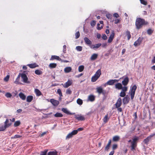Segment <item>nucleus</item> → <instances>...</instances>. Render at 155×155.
I'll use <instances>...</instances> for the list:
<instances>
[{"instance_id":"9b49d317","label":"nucleus","mask_w":155,"mask_h":155,"mask_svg":"<svg viewBox=\"0 0 155 155\" xmlns=\"http://www.w3.org/2000/svg\"><path fill=\"white\" fill-rule=\"evenodd\" d=\"M122 103V100L121 98L120 97L118 98L115 104V106L116 108H118L120 107L121 106Z\"/></svg>"},{"instance_id":"72a5a7b5","label":"nucleus","mask_w":155,"mask_h":155,"mask_svg":"<svg viewBox=\"0 0 155 155\" xmlns=\"http://www.w3.org/2000/svg\"><path fill=\"white\" fill-rule=\"evenodd\" d=\"M99 78L95 75H94L91 78V81L92 82H95Z\"/></svg>"},{"instance_id":"e433bc0d","label":"nucleus","mask_w":155,"mask_h":155,"mask_svg":"<svg viewBox=\"0 0 155 155\" xmlns=\"http://www.w3.org/2000/svg\"><path fill=\"white\" fill-rule=\"evenodd\" d=\"M21 122L19 120H18L15 122L14 124V126L15 127H17L20 125Z\"/></svg>"},{"instance_id":"423d86ee","label":"nucleus","mask_w":155,"mask_h":155,"mask_svg":"<svg viewBox=\"0 0 155 155\" xmlns=\"http://www.w3.org/2000/svg\"><path fill=\"white\" fill-rule=\"evenodd\" d=\"M155 135V134H153L150 135L149 136L147 137L146 139H144L143 141V142L145 144H147L149 142L151 141L152 140V138Z\"/></svg>"},{"instance_id":"f8f14e48","label":"nucleus","mask_w":155,"mask_h":155,"mask_svg":"<svg viewBox=\"0 0 155 155\" xmlns=\"http://www.w3.org/2000/svg\"><path fill=\"white\" fill-rule=\"evenodd\" d=\"M130 100V97L128 95H127L123 99V102L124 104H128Z\"/></svg>"},{"instance_id":"c756f323","label":"nucleus","mask_w":155,"mask_h":155,"mask_svg":"<svg viewBox=\"0 0 155 155\" xmlns=\"http://www.w3.org/2000/svg\"><path fill=\"white\" fill-rule=\"evenodd\" d=\"M57 154V151L54 150L53 151H51L49 152L48 153L47 155H56Z\"/></svg>"},{"instance_id":"a211bd4d","label":"nucleus","mask_w":155,"mask_h":155,"mask_svg":"<svg viewBox=\"0 0 155 155\" xmlns=\"http://www.w3.org/2000/svg\"><path fill=\"white\" fill-rule=\"evenodd\" d=\"M88 100L90 101H93L95 100V97L93 95H90L88 96Z\"/></svg>"},{"instance_id":"5fc2aeb1","label":"nucleus","mask_w":155,"mask_h":155,"mask_svg":"<svg viewBox=\"0 0 155 155\" xmlns=\"http://www.w3.org/2000/svg\"><path fill=\"white\" fill-rule=\"evenodd\" d=\"M126 95V93L125 92L121 91L120 93V96L121 97H124Z\"/></svg>"},{"instance_id":"f3484780","label":"nucleus","mask_w":155,"mask_h":155,"mask_svg":"<svg viewBox=\"0 0 155 155\" xmlns=\"http://www.w3.org/2000/svg\"><path fill=\"white\" fill-rule=\"evenodd\" d=\"M129 79L127 77L124 78V80L122 81V84L126 86L127 85L129 82Z\"/></svg>"},{"instance_id":"2eb2a0df","label":"nucleus","mask_w":155,"mask_h":155,"mask_svg":"<svg viewBox=\"0 0 155 155\" xmlns=\"http://www.w3.org/2000/svg\"><path fill=\"white\" fill-rule=\"evenodd\" d=\"M84 40L86 44L89 45L91 47L92 44V42L87 37H85L84 38Z\"/></svg>"},{"instance_id":"37998d69","label":"nucleus","mask_w":155,"mask_h":155,"mask_svg":"<svg viewBox=\"0 0 155 155\" xmlns=\"http://www.w3.org/2000/svg\"><path fill=\"white\" fill-rule=\"evenodd\" d=\"M73 136L71 133H69L66 137V139L67 140L72 138Z\"/></svg>"},{"instance_id":"cd10ccee","label":"nucleus","mask_w":155,"mask_h":155,"mask_svg":"<svg viewBox=\"0 0 155 155\" xmlns=\"http://www.w3.org/2000/svg\"><path fill=\"white\" fill-rule=\"evenodd\" d=\"M101 74V71L100 69H99L96 72L94 75L98 77L99 78Z\"/></svg>"},{"instance_id":"052dcab7","label":"nucleus","mask_w":155,"mask_h":155,"mask_svg":"<svg viewBox=\"0 0 155 155\" xmlns=\"http://www.w3.org/2000/svg\"><path fill=\"white\" fill-rule=\"evenodd\" d=\"M71 133L73 136L74 135L77 134L78 132L77 130H74L72 131Z\"/></svg>"},{"instance_id":"8fccbe9b","label":"nucleus","mask_w":155,"mask_h":155,"mask_svg":"<svg viewBox=\"0 0 155 155\" xmlns=\"http://www.w3.org/2000/svg\"><path fill=\"white\" fill-rule=\"evenodd\" d=\"M57 93L59 94V96L60 97L62 96V92L61 90L60 89H58Z\"/></svg>"},{"instance_id":"a19ab883","label":"nucleus","mask_w":155,"mask_h":155,"mask_svg":"<svg viewBox=\"0 0 155 155\" xmlns=\"http://www.w3.org/2000/svg\"><path fill=\"white\" fill-rule=\"evenodd\" d=\"M77 103L78 104L80 105H81L83 104V101L80 98H78L77 101Z\"/></svg>"},{"instance_id":"bb28decb","label":"nucleus","mask_w":155,"mask_h":155,"mask_svg":"<svg viewBox=\"0 0 155 155\" xmlns=\"http://www.w3.org/2000/svg\"><path fill=\"white\" fill-rule=\"evenodd\" d=\"M101 45V43H98L94 45L91 46V48L93 49H94V48H97L100 47Z\"/></svg>"},{"instance_id":"c9c22d12","label":"nucleus","mask_w":155,"mask_h":155,"mask_svg":"<svg viewBox=\"0 0 155 155\" xmlns=\"http://www.w3.org/2000/svg\"><path fill=\"white\" fill-rule=\"evenodd\" d=\"M106 17L109 19L111 21H114V19H113V20H112V16L111 14H107L106 15Z\"/></svg>"},{"instance_id":"aec40b11","label":"nucleus","mask_w":155,"mask_h":155,"mask_svg":"<svg viewBox=\"0 0 155 155\" xmlns=\"http://www.w3.org/2000/svg\"><path fill=\"white\" fill-rule=\"evenodd\" d=\"M111 139L109 140L108 144H107L106 146L105 147V150L108 151L109 149L110 146V145L111 143Z\"/></svg>"},{"instance_id":"de8ad7c7","label":"nucleus","mask_w":155,"mask_h":155,"mask_svg":"<svg viewBox=\"0 0 155 155\" xmlns=\"http://www.w3.org/2000/svg\"><path fill=\"white\" fill-rule=\"evenodd\" d=\"M5 95L7 98H10L12 96V95L9 92L6 93Z\"/></svg>"},{"instance_id":"864d4df0","label":"nucleus","mask_w":155,"mask_h":155,"mask_svg":"<svg viewBox=\"0 0 155 155\" xmlns=\"http://www.w3.org/2000/svg\"><path fill=\"white\" fill-rule=\"evenodd\" d=\"M141 4L144 5H146L147 4V1L144 0H140Z\"/></svg>"},{"instance_id":"f03ea898","label":"nucleus","mask_w":155,"mask_h":155,"mask_svg":"<svg viewBox=\"0 0 155 155\" xmlns=\"http://www.w3.org/2000/svg\"><path fill=\"white\" fill-rule=\"evenodd\" d=\"M139 140V137H135L133 139L130 145V150H135L137 146V141Z\"/></svg>"},{"instance_id":"338daca9","label":"nucleus","mask_w":155,"mask_h":155,"mask_svg":"<svg viewBox=\"0 0 155 155\" xmlns=\"http://www.w3.org/2000/svg\"><path fill=\"white\" fill-rule=\"evenodd\" d=\"M47 132H45L42 133H41L40 134V135H39V136L40 137H43L44 135H45L46 134Z\"/></svg>"},{"instance_id":"680f3d73","label":"nucleus","mask_w":155,"mask_h":155,"mask_svg":"<svg viewBox=\"0 0 155 155\" xmlns=\"http://www.w3.org/2000/svg\"><path fill=\"white\" fill-rule=\"evenodd\" d=\"M96 24V21L94 20H93L91 21V26H94Z\"/></svg>"},{"instance_id":"20e7f679","label":"nucleus","mask_w":155,"mask_h":155,"mask_svg":"<svg viewBox=\"0 0 155 155\" xmlns=\"http://www.w3.org/2000/svg\"><path fill=\"white\" fill-rule=\"evenodd\" d=\"M26 72V71H24L23 73H21V76L22 79V81L25 83L30 84V82L28 81V78L26 75L25 73Z\"/></svg>"},{"instance_id":"9d476101","label":"nucleus","mask_w":155,"mask_h":155,"mask_svg":"<svg viewBox=\"0 0 155 155\" xmlns=\"http://www.w3.org/2000/svg\"><path fill=\"white\" fill-rule=\"evenodd\" d=\"M142 40V38H141L140 37H139L137 40L134 42V45L136 47L140 45V44Z\"/></svg>"},{"instance_id":"774afa93","label":"nucleus","mask_w":155,"mask_h":155,"mask_svg":"<svg viewBox=\"0 0 155 155\" xmlns=\"http://www.w3.org/2000/svg\"><path fill=\"white\" fill-rule=\"evenodd\" d=\"M151 62L153 64L155 63V57H154L151 60Z\"/></svg>"},{"instance_id":"7c9ffc66","label":"nucleus","mask_w":155,"mask_h":155,"mask_svg":"<svg viewBox=\"0 0 155 155\" xmlns=\"http://www.w3.org/2000/svg\"><path fill=\"white\" fill-rule=\"evenodd\" d=\"M120 139V137L118 136H115L113 138V140L114 141L117 142Z\"/></svg>"},{"instance_id":"58836bf2","label":"nucleus","mask_w":155,"mask_h":155,"mask_svg":"<svg viewBox=\"0 0 155 155\" xmlns=\"http://www.w3.org/2000/svg\"><path fill=\"white\" fill-rule=\"evenodd\" d=\"M108 114H107L104 117V119H103V121L104 122V123H106L107 122L108 120L109 119V118L108 117Z\"/></svg>"},{"instance_id":"49530a36","label":"nucleus","mask_w":155,"mask_h":155,"mask_svg":"<svg viewBox=\"0 0 155 155\" xmlns=\"http://www.w3.org/2000/svg\"><path fill=\"white\" fill-rule=\"evenodd\" d=\"M153 32V30L151 29H149L147 31V33L150 35H151Z\"/></svg>"},{"instance_id":"bf43d9fd","label":"nucleus","mask_w":155,"mask_h":155,"mask_svg":"<svg viewBox=\"0 0 155 155\" xmlns=\"http://www.w3.org/2000/svg\"><path fill=\"white\" fill-rule=\"evenodd\" d=\"M117 147V144H114L112 146V149L113 150L116 149Z\"/></svg>"},{"instance_id":"39448f33","label":"nucleus","mask_w":155,"mask_h":155,"mask_svg":"<svg viewBox=\"0 0 155 155\" xmlns=\"http://www.w3.org/2000/svg\"><path fill=\"white\" fill-rule=\"evenodd\" d=\"M137 88V86L135 85H134L129 91L130 93L131 99L132 100L134 98Z\"/></svg>"},{"instance_id":"69168bd1","label":"nucleus","mask_w":155,"mask_h":155,"mask_svg":"<svg viewBox=\"0 0 155 155\" xmlns=\"http://www.w3.org/2000/svg\"><path fill=\"white\" fill-rule=\"evenodd\" d=\"M100 25L99 23H98L97 24V29L98 30H101L102 28H103L102 26H101V27H99V26H100Z\"/></svg>"},{"instance_id":"dca6fc26","label":"nucleus","mask_w":155,"mask_h":155,"mask_svg":"<svg viewBox=\"0 0 155 155\" xmlns=\"http://www.w3.org/2000/svg\"><path fill=\"white\" fill-rule=\"evenodd\" d=\"M97 92L99 94H103L104 95L105 94V92L103 91V89L101 87H99L97 88Z\"/></svg>"},{"instance_id":"473e14b6","label":"nucleus","mask_w":155,"mask_h":155,"mask_svg":"<svg viewBox=\"0 0 155 155\" xmlns=\"http://www.w3.org/2000/svg\"><path fill=\"white\" fill-rule=\"evenodd\" d=\"M33 98L32 96H28L27 97L26 101L28 102H30L32 101Z\"/></svg>"},{"instance_id":"79ce46f5","label":"nucleus","mask_w":155,"mask_h":155,"mask_svg":"<svg viewBox=\"0 0 155 155\" xmlns=\"http://www.w3.org/2000/svg\"><path fill=\"white\" fill-rule=\"evenodd\" d=\"M35 73L37 75H39L42 74V72L40 70H36L35 71Z\"/></svg>"},{"instance_id":"a18cd8bd","label":"nucleus","mask_w":155,"mask_h":155,"mask_svg":"<svg viewBox=\"0 0 155 155\" xmlns=\"http://www.w3.org/2000/svg\"><path fill=\"white\" fill-rule=\"evenodd\" d=\"M48 150H45L44 151H41L40 155H47Z\"/></svg>"},{"instance_id":"6e6d98bb","label":"nucleus","mask_w":155,"mask_h":155,"mask_svg":"<svg viewBox=\"0 0 155 155\" xmlns=\"http://www.w3.org/2000/svg\"><path fill=\"white\" fill-rule=\"evenodd\" d=\"M19 80L20 79L17 78L15 81L14 82V83L16 84H21V83L19 82Z\"/></svg>"},{"instance_id":"0eeeda50","label":"nucleus","mask_w":155,"mask_h":155,"mask_svg":"<svg viewBox=\"0 0 155 155\" xmlns=\"http://www.w3.org/2000/svg\"><path fill=\"white\" fill-rule=\"evenodd\" d=\"M119 80L111 79L109 80L105 83V84L109 85H112L115 83L118 82Z\"/></svg>"},{"instance_id":"2f4dec72","label":"nucleus","mask_w":155,"mask_h":155,"mask_svg":"<svg viewBox=\"0 0 155 155\" xmlns=\"http://www.w3.org/2000/svg\"><path fill=\"white\" fill-rule=\"evenodd\" d=\"M57 64L56 63H50L49 65V67L50 68H55Z\"/></svg>"},{"instance_id":"e2e57ef3","label":"nucleus","mask_w":155,"mask_h":155,"mask_svg":"<svg viewBox=\"0 0 155 155\" xmlns=\"http://www.w3.org/2000/svg\"><path fill=\"white\" fill-rule=\"evenodd\" d=\"M66 46L65 45H64L63 46V51L64 52V53H65L66 52Z\"/></svg>"},{"instance_id":"09e8293b","label":"nucleus","mask_w":155,"mask_h":155,"mask_svg":"<svg viewBox=\"0 0 155 155\" xmlns=\"http://www.w3.org/2000/svg\"><path fill=\"white\" fill-rule=\"evenodd\" d=\"M76 49L78 51H80L82 50V48L81 46H77L76 47Z\"/></svg>"},{"instance_id":"7ed1b4c3","label":"nucleus","mask_w":155,"mask_h":155,"mask_svg":"<svg viewBox=\"0 0 155 155\" xmlns=\"http://www.w3.org/2000/svg\"><path fill=\"white\" fill-rule=\"evenodd\" d=\"M8 120L6 119L4 122V126L0 127V131H4L6 128L12 125V123H8Z\"/></svg>"},{"instance_id":"6ab92c4d","label":"nucleus","mask_w":155,"mask_h":155,"mask_svg":"<svg viewBox=\"0 0 155 155\" xmlns=\"http://www.w3.org/2000/svg\"><path fill=\"white\" fill-rule=\"evenodd\" d=\"M30 68H33L36 67H38V65L37 64L35 63L31 64H29L27 65Z\"/></svg>"},{"instance_id":"a878e982","label":"nucleus","mask_w":155,"mask_h":155,"mask_svg":"<svg viewBox=\"0 0 155 155\" xmlns=\"http://www.w3.org/2000/svg\"><path fill=\"white\" fill-rule=\"evenodd\" d=\"M35 92L36 94V95L38 96H40L42 94L41 92L37 88L35 89Z\"/></svg>"},{"instance_id":"5701e85b","label":"nucleus","mask_w":155,"mask_h":155,"mask_svg":"<svg viewBox=\"0 0 155 155\" xmlns=\"http://www.w3.org/2000/svg\"><path fill=\"white\" fill-rule=\"evenodd\" d=\"M98 54H97L94 53L93 54L90 58V59L91 60H94L96 59L97 57Z\"/></svg>"},{"instance_id":"4c0bfd02","label":"nucleus","mask_w":155,"mask_h":155,"mask_svg":"<svg viewBox=\"0 0 155 155\" xmlns=\"http://www.w3.org/2000/svg\"><path fill=\"white\" fill-rule=\"evenodd\" d=\"M126 35L127 36V39L129 40L131 37L130 31H127L126 32Z\"/></svg>"},{"instance_id":"4d7b16f0","label":"nucleus","mask_w":155,"mask_h":155,"mask_svg":"<svg viewBox=\"0 0 155 155\" xmlns=\"http://www.w3.org/2000/svg\"><path fill=\"white\" fill-rule=\"evenodd\" d=\"M121 89L122 90V91L124 92H125L127 91V88L125 86L123 87L122 86V88Z\"/></svg>"},{"instance_id":"f257e3e1","label":"nucleus","mask_w":155,"mask_h":155,"mask_svg":"<svg viewBox=\"0 0 155 155\" xmlns=\"http://www.w3.org/2000/svg\"><path fill=\"white\" fill-rule=\"evenodd\" d=\"M148 22L145 20L140 18H137L135 22L136 28L137 29H139L141 28L143 26L148 24Z\"/></svg>"},{"instance_id":"ea45409f","label":"nucleus","mask_w":155,"mask_h":155,"mask_svg":"<svg viewBox=\"0 0 155 155\" xmlns=\"http://www.w3.org/2000/svg\"><path fill=\"white\" fill-rule=\"evenodd\" d=\"M84 69V66L83 65L80 66L78 67V71L79 72L82 71Z\"/></svg>"},{"instance_id":"603ef678","label":"nucleus","mask_w":155,"mask_h":155,"mask_svg":"<svg viewBox=\"0 0 155 155\" xmlns=\"http://www.w3.org/2000/svg\"><path fill=\"white\" fill-rule=\"evenodd\" d=\"M80 33L79 31H78L76 32L75 34V38L77 39L78 38L80 37Z\"/></svg>"},{"instance_id":"c85d7f7f","label":"nucleus","mask_w":155,"mask_h":155,"mask_svg":"<svg viewBox=\"0 0 155 155\" xmlns=\"http://www.w3.org/2000/svg\"><path fill=\"white\" fill-rule=\"evenodd\" d=\"M20 97L22 100H24L26 99V96L22 93H20L19 94Z\"/></svg>"},{"instance_id":"412c9836","label":"nucleus","mask_w":155,"mask_h":155,"mask_svg":"<svg viewBox=\"0 0 155 155\" xmlns=\"http://www.w3.org/2000/svg\"><path fill=\"white\" fill-rule=\"evenodd\" d=\"M122 85L120 83H118L115 85V88L118 90L121 89L122 88Z\"/></svg>"},{"instance_id":"1a4fd4ad","label":"nucleus","mask_w":155,"mask_h":155,"mask_svg":"<svg viewBox=\"0 0 155 155\" xmlns=\"http://www.w3.org/2000/svg\"><path fill=\"white\" fill-rule=\"evenodd\" d=\"M115 33L114 31H112L111 33L110 34L109 38L108 40V43H110L112 42Z\"/></svg>"},{"instance_id":"f704fd0d","label":"nucleus","mask_w":155,"mask_h":155,"mask_svg":"<svg viewBox=\"0 0 155 155\" xmlns=\"http://www.w3.org/2000/svg\"><path fill=\"white\" fill-rule=\"evenodd\" d=\"M54 117H63V114L57 112L54 115Z\"/></svg>"},{"instance_id":"4be33fe9","label":"nucleus","mask_w":155,"mask_h":155,"mask_svg":"<svg viewBox=\"0 0 155 155\" xmlns=\"http://www.w3.org/2000/svg\"><path fill=\"white\" fill-rule=\"evenodd\" d=\"M61 110L63 112L66 114L69 115L73 114L68 111L67 108H62L61 109Z\"/></svg>"},{"instance_id":"c03bdc74","label":"nucleus","mask_w":155,"mask_h":155,"mask_svg":"<svg viewBox=\"0 0 155 155\" xmlns=\"http://www.w3.org/2000/svg\"><path fill=\"white\" fill-rule=\"evenodd\" d=\"M72 93V91H71L70 88H68L66 91V93L67 94H71Z\"/></svg>"},{"instance_id":"13d9d810","label":"nucleus","mask_w":155,"mask_h":155,"mask_svg":"<svg viewBox=\"0 0 155 155\" xmlns=\"http://www.w3.org/2000/svg\"><path fill=\"white\" fill-rule=\"evenodd\" d=\"M101 38L105 40L107 39V37L105 34H103L102 35Z\"/></svg>"},{"instance_id":"4468645a","label":"nucleus","mask_w":155,"mask_h":155,"mask_svg":"<svg viewBox=\"0 0 155 155\" xmlns=\"http://www.w3.org/2000/svg\"><path fill=\"white\" fill-rule=\"evenodd\" d=\"M50 101L54 106H57L59 104L58 101L54 99H51Z\"/></svg>"},{"instance_id":"6e6552de","label":"nucleus","mask_w":155,"mask_h":155,"mask_svg":"<svg viewBox=\"0 0 155 155\" xmlns=\"http://www.w3.org/2000/svg\"><path fill=\"white\" fill-rule=\"evenodd\" d=\"M74 118L79 121H83L85 119L84 117L81 114H76L74 116Z\"/></svg>"},{"instance_id":"393cba45","label":"nucleus","mask_w":155,"mask_h":155,"mask_svg":"<svg viewBox=\"0 0 155 155\" xmlns=\"http://www.w3.org/2000/svg\"><path fill=\"white\" fill-rule=\"evenodd\" d=\"M54 59H57V60L59 61L61 60V59L59 56L56 55H52L51 58L50 59V60H51Z\"/></svg>"},{"instance_id":"0e129e2a","label":"nucleus","mask_w":155,"mask_h":155,"mask_svg":"<svg viewBox=\"0 0 155 155\" xmlns=\"http://www.w3.org/2000/svg\"><path fill=\"white\" fill-rule=\"evenodd\" d=\"M21 137V136H20V135H19L17 134V135H15L14 136V137H13V138H18Z\"/></svg>"},{"instance_id":"3c124183","label":"nucleus","mask_w":155,"mask_h":155,"mask_svg":"<svg viewBox=\"0 0 155 155\" xmlns=\"http://www.w3.org/2000/svg\"><path fill=\"white\" fill-rule=\"evenodd\" d=\"M10 77V76L9 75H7L6 77H5L4 79V80L5 81L7 82L8 81Z\"/></svg>"},{"instance_id":"ddd939ff","label":"nucleus","mask_w":155,"mask_h":155,"mask_svg":"<svg viewBox=\"0 0 155 155\" xmlns=\"http://www.w3.org/2000/svg\"><path fill=\"white\" fill-rule=\"evenodd\" d=\"M72 82L71 80H68V81L65 83V84H62L63 85L64 87L67 88L70 86L72 84Z\"/></svg>"},{"instance_id":"b1692460","label":"nucleus","mask_w":155,"mask_h":155,"mask_svg":"<svg viewBox=\"0 0 155 155\" xmlns=\"http://www.w3.org/2000/svg\"><path fill=\"white\" fill-rule=\"evenodd\" d=\"M72 70L71 68L70 67H66L64 69V71L65 73H68L70 72Z\"/></svg>"}]
</instances>
